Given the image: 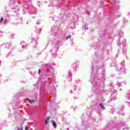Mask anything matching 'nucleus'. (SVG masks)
<instances>
[{"mask_svg":"<svg viewBox=\"0 0 130 130\" xmlns=\"http://www.w3.org/2000/svg\"><path fill=\"white\" fill-rule=\"evenodd\" d=\"M25 130H28V128L27 127H25Z\"/></svg>","mask_w":130,"mask_h":130,"instance_id":"1a4fd4ad","label":"nucleus"},{"mask_svg":"<svg viewBox=\"0 0 130 130\" xmlns=\"http://www.w3.org/2000/svg\"><path fill=\"white\" fill-rule=\"evenodd\" d=\"M49 118H50V117H47L46 119L45 120V124H48V121H49Z\"/></svg>","mask_w":130,"mask_h":130,"instance_id":"f257e3e1","label":"nucleus"},{"mask_svg":"<svg viewBox=\"0 0 130 130\" xmlns=\"http://www.w3.org/2000/svg\"><path fill=\"white\" fill-rule=\"evenodd\" d=\"M102 109H103V110H105V107H104V106H103L102 107Z\"/></svg>","mask_w":130,"mask_h":130,"instance_id":"423d86ee","label":"nucleus"},{"mask_svg":"<svg viewBox=\"0 0 130 130\" xmlns=\"http://www.w3.org/2000/svg\"><path fill=\"white\" fill-rule=\"evenodd\" d=\"M100 106H101V107H102V106H103V105L102 104V103H100Z\"/></svg>","mask_w":130,"mask_h":130,"instance_id":"6e6552de","label":"nucleus"},{"mask_svg":"<svg viewBox=\"0 0 130 130\" xmlns=\"http://www.w3.org/2000/svg\"><path fill=\"white\" fill-rule=\"evenodd\" d=\"M3 21H4V18H2L0 20V23H2V22H3Z\"/></svg>","mask_w":130,"mask_h":130,"instance_id":"20e7f679","label":"nucleus"},{"mask_svg":"<svg viewBox=\"0 0 130 130\" xmlns=\"http://www.w3.org/2000/svg\"><path fill=\"white\" fill-rule=\"evenodd\" d=\"M27 101H29L30 102V103H34V102H35V101L33 100H30L29 99H27Z\"/></svg>","mask_w":130,"mask_h":130,"instance_id":"7ed1b4c3","label":"nucleus"},{"mask_svg":"<svg viewBox=\"0 0 130 130\" xmlns=\"http://www.w3.org/2000/svg\"><path fill=\"white\" fill-rule=\"evenodd\" d=\"M41 73V70L40 69L39 70V74H40Z\"/></svg>","mask_w":130,"mask_h":130,"instance_id":"0eeeda50","label":"nucleus"},{"mask_svg":"<svg viewBox=\"0 0 130 130\" xmlns=\"http://www.w3.org/2000/svg\"><path fill=\"white\" fill-rule=\"evenodd\" d=\"M17 130H20V128H18Z\"/></svg>","mask_w":130,"mask_h":130,"instance_id":"9d476101","label":"nucleus"},{"mask_svg":"<svg viewBox=\"0 0 130 130\" xmlns=\"http://www.w3.org/2000/svg\"><path fill=\"white\" fill-rule=\"evenodd\" d=\"M52 123L53 124V127L55 128H56V127L57 126V125H56V123H55V122L54 121H52Z\"/></svg>","mask_w":130,"mask_h":130,"instance_id":"f03ea898","label":"nucleus"},{"mask_svg":"<svg viewBox=\"0 0 130 130\" xmlns=\"http://www.w3.org/2000/svg\"><path fill=\"white\" fill-rule=\"evenodd\" d=\"M70 38H71V36H68L66 38V39H67V40L70 39Z\"/></svg>","mask_w":130,"mask_h":130,"instance_id":"39448f33","label":"nucleus"}]
</instances>
